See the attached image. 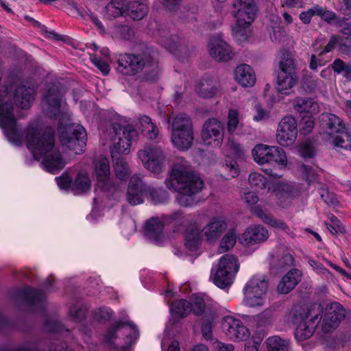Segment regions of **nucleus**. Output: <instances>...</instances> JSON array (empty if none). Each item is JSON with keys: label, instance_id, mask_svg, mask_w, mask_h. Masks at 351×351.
Here are the masks:
<instances>
[{"label": "nucleus", "instance_id": "obj_21", "mask_svg": "<svg viewBox=\"0 0 351 351\" xmlns=\"http://www.w3.org/2000/svg\"><path fill=\"white\" fill-rule=\"evenodd\" d=\"M223 125L217 119H210L204 123L202 138L205 144L219 146L223 139Z\"/></svg>", "mask_w": 351, "mask_h": 351}, {"label": "nucleus", "instance_id": "obj_60", "mask_svg": "<svg viewBox=\"0 0 351 351\" xmlns=\"http://www.w3.org/2000/svg\"><path fill=\"white\" fill-rule=\"evenodd\" d=\"M308 263L309 265L313 268V269L317 274H322L327 278L332 276V274L330 272V271L324 267V265L318 261L310 258Z\"/></svg>", "mask_w": 351, "mask_h": 351}, {"label": "nucleus", "instance_id": "obj_54", "mask_svg": "<svg viewBox=\"0 0 351 351\" xmlns=\"http://www.w3.org/2000/svg\"><path fill=\"white\" fill-rule=\"evenodd\" d=\"M223 168L225 169L226 171H227L229 173L228 176L230 178H236L239 174L240 170L239 165L234 159H232L229 156H228L225 159Z\"/></svg>", "mask_w": 351, "mask_h": 351}, {"label": "nucleus", "instance_id": "obj_42", "mask_svg": "<svg viewBox=\"0 0 351 351\" xmlns=\"http://www.w3.org/2000/svg\"><path fill=\"white\" fill-rule=\"evenodd\" d=\"M139 123L142 127V133L150 139H155L158 135V129L149 117L143 115L139 117Z\"/></svg>", "mask_w": 351, "mask_h": 351}, {"label": "nucleus", "instance_id": "obj_52", "mask_svg": "<svg viewBox=\"0 0 351 351\" xmlns=\"http://www.w3.org/2000/svg\"><path fill=\"white\" fill-rule=\"evenodd\" d=\"M45 328L47 332L58 335H62V333H66V335H70L69 330L64 329V326L59 321L54 319L46 321Z\"/></svg>", "mask_w": 351, "mask_h": 351}, {"label": "nucleus", "instance_id": "obj_55", "mask_svg": "<svg viewBox=\"0 0 351 351\" xmlns=\"http://www.w3.org/2000/svg\"><path fill=\"white\" fill-rule=\"evenodd\" d=\"M299 152L304 158H311L316 153L315 146L310 141H306L300 145Z\"/></svg>", "mask_w": 351, "mask_h": 351}, {"label": "nucleus", "instance_id": "obj_37", "mask_svg": "<svg viewBox=\"0 0 351 351\" xmlns=\"http://www.w3.org/2000/svg\"><path fill=\"white\" fill-rule=\"evenodd\" d=\"M196 92L203 98H212L220 91L219 84L210 78L201 80L197 85Z\"/></svg>", "mask_w": 351, "mask_h": 351}, {"label": "nucleus", "instance_id": "obj_9", "mask_svg": "<svg viewBox=\"0 0 351 351\" xmlns=\"http://www.w3.org/2000/svg\"><path fill=\"white\" fill-rule=\"evenodd\" d=\"M171 141L180 150H187L193 141V125L185 113L177 115L172 123Z\"/></svg>", "mask_w": 351, "mask_h": 351}, {"label": "nucleus", "instance_id": "obj_1", "mask_svg": "<svg viewBox=\"0 0 351 351\" xmlns=\"http://www.w3.org/2000/svg\"><path fill=\"white\" fill-rule=\"evenodd\" d=\"M27 147L34 158L42 160L46 171L57 173L64 168L66 162L58 150L54 147V130L47 127L43 131L37 123L29 125L26 132Z\"/></svg>", "mask_w": 351, "mask_h": 351}, {"label": "nucleus", "instance_id": "obj_31", "mask_svg": "<svg viewBox=\"0 0 351 351\" xmlns=\"http://www.w3.org/2000/svg\"><path fill=\"white\" fill-rule=\"evenodd\" d=\"M158 43L175 56L187 51L186 40L177 35L162 36L159 38Z\"/></svg>", "mask_w": 351, "mask_h": 351}, {"label": "nucleus", "instance_id": "obj_59", "mask_svg": "<svg viewBox=\"0 0 351 351\" xmlns=\"http://www.w3.org/2000/svg\"><path fill=\"white\" fill-rule=\"evenodd\" d=\"M93 64L100 70L104 75H108L110 71V66L106 61L97 55H91L90 57Z\"/></svg>", "mask_w": 351, "mask_h": 351}, {"label": "nucleus", "instance_id": "obj_36", "mask_svg": "<svg viewBox=\"0 0 351 351\" xmlns=\"http://www.w3.org/2000/svg\"><path fill=\"white\" fill-rule=\"evenodd\" d=\"M163 223L158 218H152L148 220L145 226V237L154 241L156 244H160L163 238Z\"/></svg>", "mask_w": 351, "mask_h": 351}, {"label": "nucleus", "instance_id": "obj_39", "mask_svg": "<svg viewBox=\"0 0 351 351\" xmlns=\"http://www.w3.org/2000/svg\"><path fill=\"white\" fill-rule=\"evenodd\" d=\"M113 170L116 177L126 181L131 175V170L126 160L121 156L112 157Z\"/></svg>", "mask_w": 351, "mask_h": 351}, {"label": "nucleus", "instance_id": "obj_28", "mask_svg": "<svg viewBox=\"0 0 351 351\" xmlns=\"http://www.w3.org/2000/svg\"><path fill=\"white\" fill-rule=\"evenodd\" d=\"M254 214L258 217L263 223L274 228L284 231L291 237H295L294 232L291 230L289 226L282 220H278L274 218L270 214L265 213L263 208L259 206H255L252 208Z\"/></svg>", "mask_w": 351, "mask_h": 351}, {"label": "nucleus", "instance_id": "obj_16", "mask_svg": "<svg viewBox=\"0 0 351 351\" xmlns=\"http://www.w3.org/2000/svg\"><path fill=\"white\" fill-rule=\"evenodd\" d=\"M138 157L143 167L154 173L158 174L165 169L167 158L160 146L146 145L138 152Z\"/></svg>", "mask_w": 351, "mask_h": 351}, {"label": "nucleus", "instance_id": "obj_63", "mask_svg": "<svg viewBox=\"0 0 351 351\" xmlns=\"http://www.w3.org/2000/svg\"><path fill=\"white\" fill-rule=\"evenodd\" d=\"M315 123L312 117H308L306 119H302L300 127V132L304 135L308 134L314 128Z\"/></svg>", "mask_w": 351, "mask_h": 351}, {"label": "nucleus", "instance_id": "obj_48", "mask_svg": "<svg viewBox=\"0 0 351 351\" xmlns=\"http://www.w3.org/2000/svg\"><path fill=\"white\" fill-rule=\"evenodd\" d=\"M237 232L234 229L230 230L222 238L219 251L223 253L230 250L236 243Z\"/></svg>", "mask_w": 351, "mask_h": 351}, {"label": "nucleus", "instance_id": "obj_4", "mask_svg": "<svg viewBox=\"0 0 351 351\" xmlns=\"http://www.w3.org/2000/svg\"><path fill=\"white\" fill-rule=\"evenodd\" d=\"M165 223H173L174 232H183L186 247L190 251L197 250L202 243L201 228L192 214H184L178 210L162 216Z\"/></svg>", "mask_w": 351, "mask_h": 351}, {"label": "nucleus", "instance_id": "obj_17", "mask_svg": "<svg viewBox=\"0 0 351 351\" xmlns=\"http://www.w3.org/2000/svg\"><path fill=\"white\" fill-rule=\"evenodd\" d=\"M0 127L10 142L20 143L21 128L16 125L11 102L5 101L0 106Z\"/></svg>", "mask_w": 351, "mask_h": 351}, {"label": "nucleus", "instance_id": "obj_47", "mask_svg": "<svg viewBox=\"0 0 351 351\" xmlns=\"http://www.w3.org/2000/svg\"><path fill=\"white\" fill-rule=\"evenodd\" d=\"M268 351H288L289 343L278 336L269 337L266 341Z\"/></svg>", "mask_w": 351, "mask_h": 351}, {"label": "nucleus", "instance_id": "obj_19", "mask_svg": "<svg viewBox=\"0 0 351 351\" xmlns=\"http://www.w3.org/2000/svg\"><path fill=\"white\" fill-rule=\"evenodd\" d=\"M298 135L296 119L292 116H285L280 121L276 131V141L282 146L294 144Z\"/></svg>", "mask_w": 351, "mask_h": 351}, {"label": "nucleus", "instance_id": "obj_57", "mask_svg": "<svg viewBox=\"0 0 351 351\" xmlns=\"http://www.w3.org/2000/svg\"><path fill=\"white\" fill-rule=\"evenodd\" d=\"M239 112L237 110L230 109L228 115L227 130L229 133L234 132L239 125Z\"/></svg>", "mask_w": 351, "mask_h": 351}, {"label": "nucleus", "instance_id": "obj_27", "mask_svg": "<svg viewBox=\"0 0 351 351\" xmlns=\"http://www.w3.org/2000/svg\"><path fill=\"white\" fill-rule=\"evenodd\" d=\"M227 228L225 219L221 217H213L210 221L202 230L207 241L215 242Z\"/></svg>", "mask_w": 351, "mask_h": 351}, {"label": "nucleus", "instance_id": "obj_43", "mask_svg": "<svg viewBox=\"0 0 351 351\" xmlns=\"http://www.w3.org/2000/svg\"><path fill=\"white\" fill-rule=\"evenodd\" d=\"M139 123L142 127V133L150 139H155L158 135V129L149 117L143 115L139 117Z\"/></svg>", "mask_w": 351, "mask_h": 351}, {"label": "nucleus", "instance_id": "obj_58", "mask_svg": "<svg viewBox=\"0 0 351 351\" xmlns=\"http://www.w3.org/2000/svg\"><path fill=\"white\" fill-rule=\"evenodd\" d=\"M341 36L333 34L330 36V40L325 47V48L319 53V55H323L327 53L335 47H339V49L341 51H344L343 47L341 45Z\"/></svg>", "mask_w": 351, "mask_h": 351}, {"label": "nucleus", "instance_id": "obj_35", "mask_svg": "<svg viewBox=\"0 0 351 351\" xmlns=\"http://www.w3.org/2000/svg\"><path fill=\"white\" fill-rule=\"evenodd\" d=\"M302 273L297 269L288 271L280 281L277 290L280 293L287 294L301 281Z\"/></svg>", "mask_w": 351, "mask_h": 351}, {"label": "nucleus", "instance_id": "obj_45", "mask_svg": "<svg viewBox=\"0 0 351 351\" xmlns=\"http://www.w3.org/2000/svg\"><path fill=\"white\" fill-rule=\"evenodd\" d=\"M112 34L113 38L122 40H132L135 36L133 29L128 25L114 26Z\"/></svg>", "mask_w": 351, "mask_h": 351}, {"label": "nucleus", "instance_id": "obj_33", "mask_svg": "<svg viewBox=\"0 0 351 351\" xmlns=\"http://www.w3.org/2000/svg\"><path fill=\"white\" fill-rule=\"evenodd\" d=\"M148 0H132L125 8V14L134 21L143 19L148 13Z\"/></svg>", "mask_w": 351, "mask_h": 351}, {"label": "nucleus", "instance_id": "obj_38", "mask_svg": "<svg viewBox=\"0 0 351 351\" xmlns=\"http://www.w3.org/2000/svg\"><path fill=\"white\" fill-rule=\"evenodd\" d=\"M295 110L299 113H306L312 117L319 111V107L317 102L313 98L298 97L295 99Z\"/></svg>", "mask_w": 351, "mask_h": 351}, {"label": "nucleus", "instance_id": "obj_53", "mask_svg": "<svg viewBox=\"0 0 351 351\" xmlns=\"http://www.w3.org/2000/svg\"><path fill=\"white\" fill-rule=\"evenodd\" d=\"M86 316V308L84 306L77 302L69 309V317L75 322H80L84 320Z\"/></svg>", "mask_w": 351, "mask_h": 351}, {"label": "nucleus", "instance_id": "obj_10", "mask_svg": "<svg viewBox=\"0 0 351 351\" xmlns=\"http://www.w3.org/2000/svg\"><path fill=\"white\" fill-rule=\"evenodd\" d=\"M112 129L114 135L110 147L111 156L116 157L121 154H128L132 141L137 139V130L132 125H127L122 129L119 123H112Z\"/></svg>", "mask_w": 351, "mask_h": 351}, {"label": "nucleus", "instance_id": "obj_23", "mask_svg": "<svg viewBox=\"0 0 351 351\" xmlns=\"http://www.w3.org/2000/svg\"><path fill=\"white\" fill-rule=\"evenodd\" d=\"M223 328L227 337L233 341H243L249 336L248 329L242 322L231 316L224 317Z\"/></svg>", "mask_w": 351, "mask_h": 351}, {"label": "nucleus", "instance_id": "obj_26", "mask_svg": "<svg viewBox=\"0 0 351 351\" xmlns=\"http://www.w3.org/2000/svg\"><path fill=\"white\" fill-rule=\"evenodd\" d=\"M321 126L324 132L330 138L347 129L343 121L335 114H323Z\"/></svg>", "mask_w": 351, "mask_h": 351}, {"label": "nucleus", "instance_id": "obj_40", "mask_svg": "<svg viewBox=\"0 0 351 351\" xmlns=\"http://www.w3.org/2000/svg\"><path fill=\"white\" fill-rule=\"evenodd\" d=\"M170 310L174 319H182L191 312V303L185 300H176L171 303Z\"/></svg>", "mask_w": 351, "mask_h": 351}, {"label": "nucleus", "instance_id": "obj_22", "mask_svg": "<svg viewBox=\"0 0 351 351\" xmlns=\"http://www.w3.org/2000/svg\"><path fill=\"white\" fill-rule=\"evenodd\" d=\"M345 310L339 302H332L326 309L321 324L324 332H330L335 329L345 318Z\"/></svg>", "mask_w": 351, "mask_h": 351}, {"label": "nucleus", "instance_id": "obj_30", "mask_svg": "<svg viewBox=\"0 0 351 351\" xmlns=\"http://www.w3.org/2000/svg\"><path fill=\"white\" fill-rule=\"evenodd\" d=\"M269 237L267 230L261 226L249 227L242 235V241L245 245H251L264 242Z\"/></svg>", "mask_w": 351, "mask_h": 351}, {"label": "nucleus", "instance_id": "obj_7", "mask_svg": "<svg viewBox=\"0 0 351 351\" xmlns=\"http://www.w3.org/2000/svg\"><path fill=\"white\" fill-rule=\"evenodd\" d=\"M138 330L130 321H118L106 332L104 340L110 345H114L122 350L129 348L138 338Z\"/></svg>", "mask_w": 351, "mask_h": 351}, {"label": "nucleus", "instance_id": "obj_18", "mask_svg": "<svg viewBox=\"0 0 351 351\" xmlns=\"http://www.w3.org/2000/svg\"><path fill=\"white\" fill-rule=\"evenodd\" d=\"M231 13L241 28L248 27L254 20L256 7L254 0H233Z\"/></svg>", "mask_w": 351, "mask_h": 351}, {"label": "nucleus", "instance_id": "obj_15", "mask_svg": "<svg viewBox=\"0 0 351 351\" xmlns=\"http://www.w3.org/2000/svg\"><path fill=\"white\" fill-rule=\"evenodd\" d=\"M267 288L268 283L264 276H253L243 288V302L250 307L263 306Z\"/></svg>", "mask_w": 351, "mask_h": 351}, {"label": "nucleus", "instance_id": "obj_64", "mask_svg": "<svg viewBox=\"0 0 351 351\" xmlns=\"http://www.w3.org/2000/svg\"><path fill=\"white\" fill-rule=\"evenodd\" d=\"M57 184L58 185L59 188L60 189H69V188L71 189L72 186V178L68 175V174H62L60 177H57L56 178Z\"/></svg>", "mask_w": 351, "mask_h": 351}, {"label": "nucleus", "instance_id": "obj_50", "mask_svg": "<svg viewBox=\"0 0 351 351\" xmlns=\"http://www.w3.org/2000/svg\"><path fill=\"white\" fill-rule=\"evenodd\" d=\"M248 181L252 189L257 191L265 189L267 184L266 178L256 172H253L250 174Z\"/></svg>", "mask_w": 351, "mask_h": 351}, {"label": "nucleus", "instance_id": "obj_6", "mask_svg": "<svg viewBox=\"0 0 351 351\" xmlns=\"http://www.w3.org/2000/svg\"><path fill=\"white\" fill-rule=\"evenodd\" d=\"M148 194L151 202L154 204H162L169 199L167 191L160 188L150 189L139 176H133L130 180L127 192L129 204L132 206L142 204Z\"/></svg>", "mask_w": 351, "mask_h": 351}, {"label": "nucleus", "instance_id": "obj_5", "mask_svg": "<svg viewBox=\"0 0 351 351\" xmlns=\"http://www.w3.org/2000/svg\"><path fill=\"white\" fill-rule=\"evenodd\" d=\"M289 319L296 326L295 337L302 341L311 337L321 321L319 314L311 315V310L302 305H293L288 314Z\"/></svg>", "mask_w": 351, "mask_h": 351}, {"label": "nucleus", "instance_id": "obj_41", "mask_svg": "<svg viewBox=\"0 0 351 351\" xmlns=\"http://www.w3.org/2000/svg\"><path fill=\"white\" fill-rule=\"evenodd\" d=\"M335 148L346 151L351 150V133L347 129L331 137Z\"/></svg>", "mask_w": 351, "mask_h": 351}, {"label": "nucleus", "instance_id": "obj_62", "mask_svg": "<svg viewBox=\"0 0 351 351\" xmlns=\"http://www.w3.org/2000/svg\"><path fill=\"white\" fill-rule=\"evenodd\" d=\"M112 311L107 307H101L95 312V317L97 320L107 321L111 318Z\"/></svg>", "mask_w": 351, "mask_h": 351}, {"label": "nucleus", "instance_id": "obj_56", "mask_svg": "<svg viewBox=\"0 0 351 351\" xmlns=\"http://www.w3.org/2000/svg\"><path fill=\"white\" fill-rule=\"evenodd\" d=\"M226 147L229 150L230 154L237 158H241L244 155L243 147L233 138H228Z\"/></svg>", "mask_w": 351, "mask_h": 351}, {"label": "nucleus", "instance_id": "obj_29", "mask_svg": "<svg viewBox=\"0 0 351 351\" xmlns=\"http://www.w3.org/2000/svg\"><path fill=\"white\" fill-rule=\"evenodd\" d=\"M36 89L34 86L21 84L19 86L14 93L16 104L21 108H28L34 100Z\"/></svg>", "mask_w": 351, "mask_h": 351}, {"label": "nucleus", "instance_id": "obj_2", "mask_svg": "<svg viewBox=\"0 0 351 351\" xmlns=\"http://www.w3.org/2000/svg\"><path fill=\"white\" fill-rule=\"evenodd\" d=\"M165 184L169 189L178 192L176 202L180 206L189 207L195 204L194 195L202 191L204 182L192 171L188 161L179 158L172 167L170 178Z\"/></svg>", "mask_w": 351, "mask_h": 351}, {"label": "nucleus", "instance_id": "obj_24", "mask_svg": "<svg viewBox=\"0 0 351 351\" xmlns=\"http://www.w3.org/2000/svg\"><path fill=\"white\" fill-rule=\"evenodd\" d=\"M208 47L210 56L217 61L228 62L233 57L231 47L220 36L213 37Z\"/></svg>", "mask_w": 351, "mask_h": 351}, {"label": "nucleus", "instance_id": "obj_61", "mask_svg": "<svg viewBox=\"0 0 351 351\" xmlns=\"http://www.w3.org/2000/svg\"><path fill=\"white\" fill-rule=\"evenodd\" d=\"M191 311L195 315H202L205 309V302L202 298H195L191 303Z\"/></svg>", "mask_w": 351, "mask_h": 351}, {"label": "nucleus", "instance_id": "obj_13", "mask_svg": "<svg viewBox=\"0 0 351 351\" xmlns=\"http://www.w3.org/2000/svg\"><path fill=\"white\" fill-rule=\"evenodd\" d=\"M254 160L258 165H276L281 168L287 166V157L283 149L278 146L258 144L252 150Z\"/></svg>", "mask_w": 351, "mask_h": 351}, {"label": "nucleus", "instance_id": "obj_14", "mask_svg": "<svg viewBox=\"0 0 351 351\" xmlns=\"http://www.w3.org/2000/svg\"><path fill=\"white\" fill-rule=\"evenodd\" d=\"M64 90L58 84H48L43 95L41 106L44 114L49 118H57L63 108Z\"/></svg>", "mask_w": 351, "mask_h": 351}, {"label": "nucleus", "instance_id": "obj_51", "mask_svg": "<svg viewBox=\"0 0 351 351\" xmlns=\"http://www.w3.org/2000/svg\"><path fill=\"white\" fill-rule=\"evenodd\" d=\"M332 68L335 73L341 74L346 78H351L350 62H345L342 60L337 58L332 64Z\"/></svg>", "mask_w": 351, "mask_h": 351}, {"label": "nucleus", "instance_id": "obj_8", "mask_svg": "<svg viewBox=\"0 0 351 351\" xmlns=\"http://www.w3.org/2000/svg\"><path fill=\"white\" fill-rule=\"evenodd\" d=\"M59 140L64 149L80 154L86 145V132L80 125L60 123L58 128Z\"/></svg>", "mask_w": 351, "mask_h": 351}, {"label": "nucleus", "instance_id": "obj_49", "mask_svg": "<svg viewBox=\"0 0 351 351\" xmlns=\"http://www.w3.org/2000/svg\"><path fill=\"white\" fill-rule=\"evenodd\" d=\"M300 171L303 178L311 184L319 181V172L322 171V169L318 167L314 169L311 166L302 165L300 167Z\"/></svg>", "mask_w": 351, "mask_h": 351}, {"label": "nucleus", "instance_id": "obj_12", "mask_svg": "<svg viewBox=\"0 0 351 351\" xmlns=\"http://www.w3.org/2000/svg\"><path fill=\"white\" fill-rule=\"evenodd\" d=\"M298 82L296 64L288 52L281 55L279 62V71L277 76V90L281 93H287Z\"/></svg>", "mask_w": 351, "mask_h": 351}, {"label": "nucleus", "instance_id": "obj_34", "mask_svg": "<svg viewBox=\"0 0 351 351\" xmlns=\"http://www.w3.org/2000/svg\"><path fill=\"white\" fill-rule=\"evenodd\" d=\"M300 194L299 189L291 184H283L275 191V196L278 198L277 204L281 207H287L293 197Z\"/></svg>", "mask_w": 351, "mask_h": 351}, {"label": "nucleus", "instance_id": "obj_20", "mask_svg": "<svg viewBox=\"0 0 351 351\" xmlns=\"http://www.w3.org/2000/svg\"><path fill=\"white\" fill-rule=\"evenodd\" d=\"M95 171L97 178V188L103 191H113L119 186L110 178V165L106 157L100 156L95 165Z\"/></svg>", "mask_w": 351, "mask_h": 351}, {"label": "nucleus", "instance_id": "obj_11", "mask_svg": "<svg viewBox=\"0 0 351 351\" xmlns=\"http://www.w3.org/2000/svg\"><path fill=\"white\" fill-rule=\"evenodd\" d=\"M239 268L237 259L231 254L223 255L219 261L214 272L213 282L220 289L229 287L233 282Z\"/></svg>", "mask_w": 351, "mask_h": 351}, {"label": "nucleus", "instance_id": "obj_25", "mask_svg": "<svg viewBox=\"0 0 351 351\" xmlns=\"http://www.w3.org/2000/svg\"><path fill=\"white\" fill-rule=\"evenodd\" d=\"M18 295L28 306L34 309L43 308L45 304L46 295L41 290L27 287L18 291Z\"/></svg>", "mask_w": 351, "mask_h": 351}, {"label": "nucleus", "instance_id": "obj_44", "mask_svg": "<svg viewBox=\"0 0 351 351\" xmlns=\"http://www.w3.org/2000/svg\"><path fill=\"white\" fill-rule=\"evenodd\" d=\"M90 188V180L86 174H78L71 186V191L75 194H82Z\"/></svg>", "mask_w": 351, "mask_h": 351}, {"label": "nucleus", "instance_id": "obj_3", "mask_svg": "<svg viewBox=\"0 0 351 351\" xmlns=\"http://www.w3.org/2000/svg\"><path fill=\"white\" fill-rule=\"evenodd\" d=\"M117 64V71L124 75L133 76L144 70V77L147 81L156 80L159 73L155 54L148 49L136 54H120Z\"/></svg>", "mask_w": 351, "mask_h": 351}, {"label": "nucleus", "instance_id": "obj_46", "mask_svg": "<svg viewBox=\"0 0 351 351\" xmlns=\"http://www.w3.org/2000/svg\"><path fill=\"white\" fill-rule=\"evenodd\" d=\"M125 0H112L106 6V16L110 18H116L125 13Z\"/></svg>", "mask_w": 351, "mask_h": 351}, {"label": "nucleus", "instance_id": "obj_32", "mask_svg": "<svg viewBox=\"0 0 351 351\" xmlns=\"http://www.w3.org/2000/svg\"><path fill=\"white\" fill-rule=\"evenodd\" d=\"M234 78L238 84L243 87H252L256 81L253 69L248 64H241L234 70Z\"/></svg>", "mask_w": 351, "mask_h": 351}]
</instances>
